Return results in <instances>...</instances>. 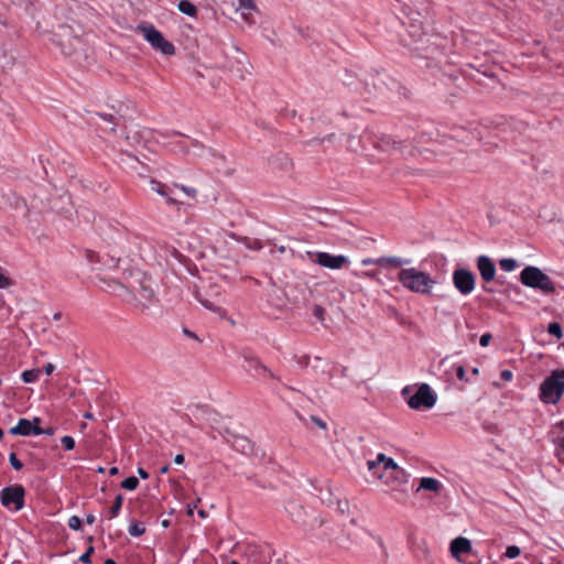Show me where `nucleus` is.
<instances>
[{"mask_svg": "<svg viewBox=\"0 0 564 564\" xmlns=\"http://www.w3.org/2000/svg\"><path fill=\"white\" fill-rule=\"evenodd\" d=\"M53 42L59 46L62 53L66 56H87L84 39L70 25H58L53 33Z\"/></svg>", "mask_w": 564, "mask_h": 564, "instance_id": "f257e3e1", "label": "nucleus"}, {"mask_svg": "<svg viewBox=\"0 0 564 564\" xmlns=\"http://www.w3.org/2000/svg\"><path fill=\"white\" fill-rule=\"evenodd\" d=\"M398 281L409 291L425 295L431 294V289L436 283L429 273L415 268L401 269L398 273Z\"/></svg>", "mask_w": 564, "mask_h": 564, "instance_id": "f03ea898", "label": "nucleus"}, {"mask_svg": "<svg viewBox=\"0 0 564 564\" xmlns=\"http://www.w3.org/2000/svg\"><path fill=\"white\" fill-rule=\"evenodd\" d=\"M416 22V19H412L405 32L400 34V43L411 52L426 48H431L433 53L437 52L435 46H427L430 34L423 31L421 22L419 24Z\"/></svg>", "mask_w": 564, "mask_h": 564, "instance_id": "7ed1b4c3", "label": "nucleus"}, {"mask_svg": "<svg viewBox=\"0 0 564 564\" xmlns=\"http://www.w3.org/2000/svg\"><path fill=\"white\" fill-rule=\"evenodd\" d=\"M564 393V369L553 370L540 387V399L556 404Z\"/></svg>", "mask_w": 564, "mask_h": 564, "instance_id": "20e7f679", "label": "nucleus"}, {"mask_svg": "<svg viewBox=\"0 0 564 564\" xmlns=\"http://www.w3.org/2000/svg\"><path fill=\"white\" fill-rule=\"evenodd\" d=\"M137 32L141 33L145 41L155 51H159L164 55L175 54V46L173 43L167 41L153 24L142 22L137 26Z\"/></svg>", "mask_w": 564, "mask_h": 564, "instance_id": "39448f33", "label": "nucleus"}, {"mask_svg": "<svg viewBox=\"0 0 564 564\" xmlns=\"http://www.w3.org/2000/svg\"><path fill=\"white\" fill-rule=\"evenodd\" d=\"M440 37L434 34L429 35V45L427 46H435L437 48V52L433 53L431 48L422 50V51H412L416 55L419 59L424 62V65H421V67H437L441 69V65L445 58V54L443 52L442 45L438 43Z\"/></svg>", "mask_w": 564, "mask_h": 564, "instance_id": "423d86ee", "label": "nucleus"}, {"mask_svg": "<svg viewBox=\"0 0 564 564\" xmlns=\"http://www.w3.org/2000/svg\"><path fill=\"white\" fill-rule=\"evenodd\" d=\"M224 67L239 79H245L246 75L250 74V63L247 55L236 46H232L227 54Z\"/></svg>", "mask_w": 564, "mask_h": 564, "instance_id": "0eeeda50", "label": "nucleus"}, {"mask_svg": "<svg viewBox=\"0 0 564 564\" xmlns=\"http://www.w3.org/2000/svg\"><path fill=\"white\" fill-rule=\"evenodd\" d=\"M436 393L427 383H421L414 394L406 399L408 405L413 410H430L436 403Z\"/></svg>", "mask_w": 564, "mask_h": 564, "instance_id": "6e6552de", "label": "nucleus"}, {"mask_svg": "<svg viewBox=\"0 0 564 564\" xmlns=\"http://www.w3.org/2000/svg\"><path fill=\"white\" fill-rule=\"evenodd\" d=\"M25 489L22 485L4 487L0 492L1 505L13 511H20L24 507Z\"/></svg>", "mask_w": 564, "mask_h": 564, "instance_id": "1a4fd4ad", "label": "nucleus"}, {"mask_svg": "<svg viewBox=\"0 0 564 564\" xmlns=\"http://www.w3.org/2000/svg\"><path fill=\"white\" fill-rule=\"evenodd\" d=\"M152 280L150 276L143 274L138 282V286H131L134 293L135 300L141 305L142 310L149 308V306L155 300V293L152 286Z\"/></svg>", "mask_w": 564, "mask_h": 564, "instance_id": "9d476101", "label": "nucleus"}, {"mask_svg": "<svg viewBox=\"0 0 564 564\" xmlns=\"http://www.w3.org/2000/svg\"><path fill=\"white\" fill-rule=\"evenodd\" d=\"M453 284L460 294L467 295L475 290L476 276L470 270L458 268L453 272Z\"/></svg>", "mask_w": 564, "mask_h": 564, "instance_id": "9b49d317", "label": "nucleus"}, {"mask_svg": "<svg viewBox=\"0 0 564 564\" xmlns=\"http://www.w3.org/2000/svg\"><path fill=\"white\" fill-rule=\"evenodd\" d=\"M531 289L539 290L543 295L555 293V283L542 270L531 265Z\"/></svg>", "mask_w": 564, "mask_h": 564, "instance_id": "f8f14e48", "label": "nucleus"}, {"mask_svg": "<svg viewBox=\"0 0 564 564\" xmlns=\"http://www.w3.org/2000/svg\"><path fill=\"white\" fill-rule=\"evenodd\" d=\"M313 262L328 269L337 270L347 264L348 258L343 254L334 256L327 252H317Z\"/></svg>", "mask_w": 564, "mask_h": 564, "instance_id": "ddd939ff", "label": "nucleus"}, {"mask_svg": "<svg viewBox=\"0 0 564 564\" xmlns=\"http://www.w3.org/2000/svg\"><path fill=\"white\" fill-rule=\"evenodd\" d=\"M408 142L406 139L397 140L394 137L390 134H381L377 138V140L373 142L375 148L389 152L391 150H397L400 153H403V149L406 147L405 143Z\"/></svg>", "mask_w": 564, "mask_h": 564, "instance_id": "4468645a", "label": "nucleus"}, {"mask_svg": "<svg viewBox=\"0 0 564 564\" xmlns=\"http://www.w3.org/2000/svg\"><path fill=\"white\" fill-rule=\"evenodd\" d=\"M220 434L226 437L227 443H231L232 447L236 451L241 452L243 454L252 452L253 445L251 441L248 440L247 437L232 434L229 432L228 429H225L224 433L220 432Z\"/></svg>", "mask_w": 564, "mask_h": 564, "instance_id": "2eb2a0df", "label": "nucleus"}, {"mask_svg": "<svg viewBox=\"0 0 564 564\" xmlns=\"http://www.w3.org/2000/svg\"><path fill=\"white\" fill-rule=\"evenodd\" d=\"M477 269L482 280L487 283L491 282L496 276V265L488 256H479L477 258Z\"/></svg>", "mask_w": 564, "mask_h": 564, "instance_id": "dca6fc26", "label": "nucleus"}, {"mask_svg": "<svg viewBox=\"0 0 564 564\" xmlns=\"http://www.w3.org/2000/svg\"><path fill=\"white\" fill-rule=\"evenodd\" d=\"M245 370L249 373H252L254 377H258L261 373H267L269 377L275 378L274 373L265 365H263L257 357L245 356Z\"/></svg>", "mask_w": 564, "mask_h": 564, "instance_id": "f3484780", "label": "nucleus"}, {"mask_svg": "<svg viewBox=\"0 0 564 564\" xmlns=\"http://www.w3.org/2000/svg\"><path fill=\"white\" fill-rule=\"evenodd\" d=\"M451 554L454 558L460 561L462 554L471 552V542L467 538H455L449 545Z\"/></svg>", "mask_w": 564, "mask_h": 564, "instance_id": "a211bd4d", "label": "nucleus"}, {"mask_svg": "<svg viewBox=\"0 0 564 564\" xmlns=\"http://www.w3.org/2000/svg\"><path fill=\"white\" fill-rule=\"evenodd\" d=\"M41 429H34L28 419H19L18 424L9 430L11 435L30 436L37 435Z\"/></svg>", "mask_w": 564, "mask_h": 564, "instance_id": "6ab92c4d", "label": "nucleus"}, {"mask_svg": "<svg viewBox=\"0 0 564 564\" xmlns=\"http://www.w3.org/2000/svg\"><path fill=\"white\" fill-rule=\"evenodd\" d=\"M90 117L88 119L89 123L91 124H98V119H101L106 123L109 124V127L101 128L104 131L109 130L110 132L116 131V126L119 124L118 119L111 115V113H102V112H89Z\"/></svg>", "mask_w": 564, "mask_h": 564, "instance_id": "aec40b11", "label": "nucleus"}, {"mask_svg": "<svg viewBox=\"0 0 564 564\" xmlns=\"http://www.w3.org/2000/svg\"><path fill=\"white\" fill-rule=\"evenodd\" d=\"M376 265L382 268H402L405 264H410V259H403L400 257H380L376 259Z\"/></svg>", "mask_w": 564, "mask_h": 564, "instance_id": "412c9836", "label": "nucleus"}, {"mask_svg": "<svg viewBox=\"0 0 564 564\" xmlns=\"http://www.w3.org/2000/svg\"><path fill=\"white\" fill-rule=\"evenodd\" d=\"M87 258L90 262H94L95 260H98L100 261V257L99 254H96L94 253L93 251H88L87 253ZM102 260V265L106 268V269H116L118 268L119 265V262H120V259L119 258H115V257H110V256H105L101 258Z\"/></svg>", "mask_w": 564, "mask_h": 564, "instance_id": "4be33fe9", "label": "nucleus"}, {"mask_svg": "<svg viewBox=\"0 0 564 564\" xmlns=\"http://www.w3.org/2000/svg\"><path fill=\"white\" fill-rule=\"evenodd\" d=\"M441 489H442V484L436 478L423 477L420 480V486L416 489V491L427 490V491L437 494V492H440Z\"/></svg>", "mask_w": 564, "mask_h": 564, "instance_id": "5701e85b", "label": "nucleus"}, {"mask_svg": "<svg viewBox=\"0 0 564 564\" xmlns=\"http://www.w3.org/2000/svg\"><path fill=\"white\" fill-rule=\"evenodd\" d=\"M9 200L13 209L18 212L22 217H26L29 215V207L23 197L13 194L12 197L9 198Z\"/></svg>", "mask_w": 564, "mask_h": 564, "instance_id": "b1692460", "label": "nucleus"}, {"mask_svg": "<svg viewBox=\"0 0 564 564\" xmlns=\"http://www.w3.org/2000/svg\"><path fill=\"white\" fill-rule=\"evenodd\" d=\"M151 184H152V189L154 192H156L159 195L164 196L170 205H178L180 204V202L177 199H175L174 197H172L170 195L169 188L165 184L158 182V181H152Z\"/></svg>", "mask_w": 564, "mask_h": 564, "instance_id": "393cba45", "label": "nucleus"}, {"mask_svg": "<svg viewBox=\"0 0 564 564\" xmlns=\"http://www.w3.org/2000/svg\"><path fill=\"white\" fill-rule=\"evenodd\" d=\"M178 10L191 18H196L198 10L194 3H192L189 0H181L177 4Z\"/></svg>", "mask_w": 564, "mask_h": 564, "instance_id": "a878e982", "label": "nucleus"}, {"mask_svg": "<svg viewBox=\"0 0 564 564\" xmlns=\"http://www.w3.org/2000/svg\"><path fill=\"white\" fill-rule=\"evenodd\" d=\"M382 468L383 470H392V473L402 474V482L408 481V473L403 468L399 467V465L393 460V458L389 457L386 464L382 465Z\"/></svg>", "mask_w": 564, "mask_h": 564, "instance_id": "bb28decb", "label": "nucleus"}, {"mask_svg": "<svg viewBox=\"0 0 564 564\" xmlns=\"http://www.w3.org/2000/svg\"><path fill=\"white\" fill-rule=\"evenodd\" d=\"M41 373L42 370L39 368L25 370L22 372L21 379L24 383H32L39 380Z\"/></svg>", "mask_w": 564, "mask_h": 564, "instance_id": "cd10ccee", "label": "nucleus"}, {"mask_svg": "<svg viewBox=\"0 0 564 564\" xmlns=\"http://www.w3.org/2000/svg\"><path fill=\"white\" fill-rule=\"evenodd\" d=\"M272 164L273 165L276 164L278 167H280L282 171H285V172H289L293 166L291 159H289L286 155H282V156L274 159Z\"/></svg>", "mask_w": 564, "mask_h": 564, "instance_id": "c85d7f7f", "label": "nucleus"}, {"mask_svg": "<svg viewBox=\"0 0 564 564\" xmlns=\"http://www.w3.org/2000/svg\"><path fill=\"white\" fill-rule=\"evenodd\" d=\"M195 299L209 311L217 312L219 310V307L215 305L213 302L203 297L199 290L195 291Z\"/></svg>", "mask_w": 564, "mask_h": 564, "instance_id": "c756f323", "label": "nucleus"}, {"mask_svg": "<svg viewBox=\"0 0 564 564\" xmlns=\"http://www.w3.org/2000/svg\"><path fill=\"white\" fill-rule=\"evenodd\" d=\"M123 496L121 494L117 495L112 506L109 509L110 518H115L119 514L122 507Z\"/></svg>", "mask_w": 564, "mask_h": 564, "instance_id": "7c9ffc66", "label": "nucleus"}, {"mask_svg": "<svg viewBox=\"0 0 564 564\" xmlns=\"http://www.w3.org/2000/svg\"><path fill=\"white\" fill-rule=\"evenodd\" d=\"M500 269L506 272H511L518 268V262L512 258H505L499 261Z\"/></svg>", "mask_w": 564, "mask_h": 564, "instance_id": "2f4dec72", "label": "nucleus"}, {"mask_svg": "<svg viewBox=\"0 0 564 564\" xmlns=\"http://www.w3.org/2000/svg\"><path fill=\"white\" fill-rule=\"evenodd\" d=\"M120 486L126 490H134L139 486V479L135 476L127 477Z\"/></svg>", "mask_w": 564, "mask_h": 564, "instance_id": "473e14b6", "label": "nucleus"}, {"mask_svg": "<svg viewBox=\"0 0 564 564\" xmlns=\"http://www.w3.org/2000/svg\"><path fill=\"white\" fill-rule=\"evenodd\" d=\"M547 332L550 335L556 337L557 339H561L563 337L562 326L557 322L550 323L547 326Z\"/></svg>", "mask_w": 564, "mask_h": 564, "instance_id": "72a5a7b5", "label": "nucleus"}, {"mask_svg": "<svg viewBox=\"0 0 564 564\" xmlns=\"http://www.w3.org/2000/svg\"><path fill=\"white\" fill-rule=\"evenodd\" d=\"M144 532L145 528L137 521L132 522L129 527V533L132 536H141Z\"/></svg>", "mask_w": 564, "mask_h": 564, "instance_id": "f704fd0d", "label": "nucleus"}, {"mask_svg": "<svg viewBox=\"0 0 564 564\" xmlns=\"http://www.w3.org/2000/svg\"><path fill=\"white\" fill-rule=\"evenodd\" d=\"M452 138L453 139H458L462 142H468L469 139H470L464 128H455V129H453Z\"/></svg>", "mask_w": 564, "mask_h": 564, "instance_id": "c9c22d12", "label": "nucleus"}, {"mask_svg": "<svg viewBox=\"0 0 564 564\" xmlns=\"http://www.w3.org/2000/svg\"><path fill=\"white\" fill-rule=\"evenodd\" d=\"M555 455L558 462L564 465V436L557 442Z\"/></svg>", "mask_w": 564, "mask_h": 564, "instance_id": "e433bc0d", "label": "nucleus"}, {"mask_svg": "<svg viewBox=\"0 0 564 564\" xmlns=\"http://www.w3.org/2000/svg\"><path fill=\"white\" fill-rule=\"evenodd\" d=\"M68 527L72 529V530H75V531H80L83 529V522L80 520L79 517L77 516H72L69 519H68Z\"/></svg>", "mask_w": 564, "mask_h": 564, "instance_id": "4c0bfd02", "label": "nucleus"}, {"mask_svg": "<svg viewBox=\"0 0 564 564\" xmlns=\"http://www.w3.org/2000/svg\"><path fill=\"white\" fill-rule=\"evenodd\" d=\"M95 552V547L89 545L85 553L79 556V561L84 564H91V554Z\"/></svg>", "mask_w": 564, "mask_h": 564, "instance_id": "58836bf2", "label": "nucleus"}, {"mask_svg": "<svg viewBox=\"0 0 564 564\" xmlns=\"http://www.w3.org/2000/svg\"><path fill=\"white\" fill-rule=\"evenodd\" d=\"M9 463L15 470H21L23 468V463L17 457L15 453H11L9 455Z\"/></svg>", "mask_w": 564, "mask_h": 564, "instance_id": "ea45409f", "label": "nucleus"}, {"mask_svg": "<svg viewBox=\"0 0 564 564\" xmlns=\"http://www.w3.org/2000/svg\"><path fill=\"white\" fill-rule=\"evenodd\" d=\"M61 442L66 451H72L75 448V440L69 435L63 436Z\"/></svg>", "mask_w": 564, "mask_h": 564, "instance_id": "a19ab883", "label": "nucleus"}, {"mask_svg": "<svg viewBox=\"0 0 564 564\" xmlns=\"http://www.w3.org/2000/svg\"><path fill=\"white\" fill-rule=\"evenodd\" d=\"M520 549L517 545H509L506 550L505 556L508 558H516L520 555Z\"/></svg>", "mask_w": 564, "mask_h": 564, "instance_id": "79ce46f5", "label": "nucleus"}, {"mask_svg": "<svg viewBox=\"0 0 564 564\" xmlns=\"http://www.w3.org/2000/svg\"><path fill=\"white\" fill-rule=\"evenodd\" d=\"M324 314H325V310L321 306V305H317L315 304L313 306V315L319 321V322H324Z\"/></svg>", "mask_w": 564, "mask_h": 564, "instance_id": "37998d69", "label": "nucleus"}, {"mask_svg": "<svg viewBox=\"0 0 564 564\" xmlns=\"http://www.w3.org/2000/svg\"><path fill=\"white\" fill-rule=\"evenodd\" d=\"M442 75L444 77H447L452 82H456L457 79H459V72H457V70H451V72L443 70Z\"/></svg>", "mask_w": 564, "mask_h": 564, "instance_id": "c03bdc74", "label": "nucleus"}, {"mask_svg": "<svg viewBox=\"0 0 564 564\" xmlns=\"http://www.w3.org/2000/svg\"><path fill=\"white\" fill-rule=\"evenodd\" d=\"M239 6L242 9L253 10L256 9L254 0H239Z\"/></svg>", "mask_w": 564, "mask_h": 564, "instance_id": "a18cd8bd", "label": "nucleus"}, {"mask_svg": "<svg viewBox=\"0 0 564 564\" xmlns=\"http://www.w3.org/2000/svg\"><path fill=\"white\" fill-rule=\"evenodd\" d=\"M520 281L523 285L529 286V267H525L520 274Z\"/></svg>", "mask_w": 564, "mask_h": 564, "instance_id": "49530a36", "label": "nucleus"}, {"mask_svg": "<svg viewBox=\"0 0 564 564\" xmlns=\"http://www.w3.org/2000/svg\"><path fill=\"white\" fill-rule=\"evenodd\" d=\"M491 339H492L491 334L490 333H486V334L480 336L479 344H480L481 347H487Z\"/></svg>", "mask_w": 564, "mask_h": 564, "instance_id": "de8ad7c7", "label": "nucleus"}, {"mask_svg": "<svg viewBox=\"0 0 564 564\" xmlns=\"http://www.w3.org/2000/svg\"><path fill=\"white\" fill-rule=\"evenodd\" d=\"M456 376L462 381H468V379L466 378V371L463 366H458L456 368Z\"/></svg>", "mask_w": 564, "mask_h": 564, "instance_id": "09e8293b", "label": "nucleus"}, {"mask_svg": "<svg viewBox=\"0 0 564 564\" xmlns=\"http://www.w3.org/2000/svg\"><path fill=\"white\" fill-rule=\"evenodd\" d=\"M167 252L180 262L184 258V256L175 248L167 249Z\"/></svg>", "mask_w": 564, "mask_h": 564, "instance_id": "8fccbe9b", "label": "nucleus"}, {"mask_svg": "<svg viewBox=\"0 0 564 564\" xmlns=\"http://www.w3.org/2000/svg\"><path fill=\"white\" fill-rule=\"evenodd\" d=\"M335 134L334 133H330L328 135H326L325 138L323 139H312L310 141V144H314V143H323L324 141H328V142H332L333 139H334Z\"/></svg>", "mask_w": 564, "mask_h": 564, "instance_id": "3c124183", "label": "nucleus"}, {"mask_svg": "<svg viewBox=\"0 0 564 564\" xmlns=\"http://www.w3.org/2000/svg\"><path fill=\"white\" fill-rule=\"evenodd\" d=\"M311 421L316 424L318 427L325 430L326 429V423L319 419L318 416H315V415H312L311 416Z\"/></svg>", "mask_w": 564, "mask_h": 564, "instance_id": "603ef678", "label": "nucleus"}, {"mask_svg": "<svg viewBox=\"0 0 564 564\" xmlns=\"http://www.w3.org/2000/svg\"><path fill=\"white\" fill-rule=\"evenodd\" d=\"M200 502V498H197L196 501L193 505H187V514L193 516L194 509L197 508V505Z\"/></svg>", "mask_w": 564, "mask_h": 564, "instance_id": "864d4df0", "label": "nucleus"}, {"mask_svg": "<svg viewBox=\"0 0 564 564\" xmlns=\"http://www.w3.org/2000/svg\"><path fill=\"white\" fill-rule=\"evenodd\" d=\"M500 378L502 380H505V381H509L512 378V372L510 370H508V369H505V370L501 371Z\"/></svg>", "mask_w": 564, "mask_h": 564, "instance_id": "5fc2aeb1", "label": "nucleus"}, {"mask_svg": "<svg viewBox=\"0 0 564 564\" xmlns=\"http://www.w3.org/2000/svg\"><path fill=\"white\" fill-rule=\"evenodd\" d=\"M54 369H55V366H54L53 364L48 362V364H46V365L43 367V370H42V371H44V372H45V375L50 376V375H52V373H53Z\"/></svg>", "mask_w": 564, "mask_h": 564, "instance_id": "6e6d98bb", "label": "nucleus"}, {"mask_svg": "<svg viewBox=\"0 0 564 564\" xmlns=\"http://www.w3.org/2000/svg\"><path fill=\"white\" fill-rule=\"evenodd\" d=\"M388 458H389V457H388V456H386L383 453H380V454H378V456H377V458H376L375 460H376V463H378V464H379V466H380V465L386 464V462H387V459H388Z\"/></svg>", "mask_w": 564, "mask_h": 564, "instance_id": "4d7b16f0", "label": "nucleus"}, {"mask_svg": "<svg viewBox=\"0 0 564 564\" xmlns=\"http://www.w3.org/2000/svg\"><path fill=\"white\" fill-rule=\"evenodd\" d=\"M181 189L188 196H194L196 194V189L193 187L181 186Z\"/></svg>", "mask_w": 564, "mask_h": 564, "instance_id": "13d9d810", "label": "nucleus"}, {"mask_svg": "<svg viewBox=\"0 0 564 564\" xmlns=\"http://www.w3.org/2000/svg\"><path fill=\"white\" fill-rule=\"evenodd\" d=\"M367 466H368V469H369L370 471L376 473V469H377V467L379 466V464H378V463H376V460H368V462H367Z\"/></svg>", "mask_w": 564, "mask_h": 564, "instance_id": "bf43d9fd", "label": "nucleus"}, {"mask_svg": "<svg viewBox=\"0 0 564 564\" xmlns=\"http://www.w3.org/2000/svg\"><path fill=\"white\" fill-rule=\"evenodd\" d=\"M53 435L54 434V429L53 427H46V429H41V432L37 433V435Z\"/></svg>", "mask_w": 564, "mask_h": 564, "instance_id": "052dcab7", "label": "nucleus"}, {"mask_svg": "<svg viewBox=\"0 0 564 564\" xmlns=\"http://www.w3.org/2000/svg\"><path fill=\"white\" fill-rule=\"evenodd\" d=\"M138 475L142 478V479H148L149 478V473L143 469L142 467H139L138 468Z\"/></svg>", "mask_w": 564, "mask_h": 564, "instance_id": "680f3d73", "label": "nucleus"}, {"mask_svg": "<svg viewBox=\"0 0 564 564\" xmlns=\"http://www.w3.org/2000/svg\"><path fill=\"white\" fill-rule=\"evenodd\" d=\"M30 422L32 423V426H34V429H42L40 426L42 420L37 416L33 417V420H30Z\"/></svg>", "mask_w": 564, "mask_h": 564, "instance_id": "e2e57ef3", "label": "nucleus"}, {"mask_svg": "<svg viewBox=\"0 0 564 564\" xmlns=\"http://www.w3.org/2000/svg\"><path fill=\"white\" fill-rule=\"evenodd\" d=\"M184 460H185V458H184L183 454H177L174 457V463L177 464V465H182L184 463Z\"/></svg>", "mask_w": 564, "mask_h": 564, "instance_id": "0e129e2a", "label": "nucleus"}, {"mask_svg": "<svg viewBox=\"0 0 564 564\" xmlns=\"http://www.w3.org/2000/svg\"><path fill=\"white\" fill-rule=\"evenodd\" d=\"M95 521H96V518H95V516L93 513H89V514L86 516V522L88 524H93Z\"/></svg>", "mask_w": 564, "mask_h": 564, "instance_id": "69168bd1", "label": "nucleus"}, {"mask_svg": "<svg viewBox=\"0 0 564 564\" xmlns=\"http://www.w3.org/2000/svg\"><path fill=\"white\" fill-rule=\"evenodd\" d=\"M388 311H389V312H390V314H391L392 316H394L395 318H398V317H399V313H398V311H397L393 306H389V307H388Z\"/></svg>", "mask_w": 564, "mask_h": 564, "instance_id": "338daca9", "label": "nucleus"}, {"mask_svg": "<svg viewBox=\"0 0 564 564\" xmlns=\"http://www.w3.org/2000/svg\"><path fill=\"white\" fill-rule=\"evenodd\" d=\"M410 392H411V388L408 386L402 389L401 394H402V397L406 398V395L410 394Z\"/></svg>", "mask_w": 564, "mask_h": 564, "instance_id": "774afa93", "label": "nucleus"}]
</instances>
